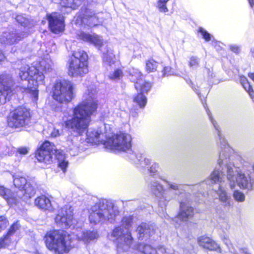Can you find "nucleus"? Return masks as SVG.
I'll use <instances>...</instances> for the list:
<instances>
[{
  "label": "nucleus",
  "mask_w": 254,
  "mask_h": 254,
  "mask_svg": "<svg viewBox=\"0 0 254 254\" xmlns=\"http://www.w3.org/2000/svg\"><path fill=\"white\" fill-rule=\"evenodd\" d=\"M97 91L90 87L84 95V99L73 109L72 117L64 122L65 127L78 135L85 132L91 121V116L97 110Z\"/></svg>",
  "instance_id": "nucleus-2"
},
{
  "label": "nucleus",
  "mask_w": 254,
  "mask_h": 254,
  "mask_svg": "<svg viewBox=\"0 0 254 254\" xmlns=\"http://www.w3.org/2000/svg\"><path fill=\"white\" fill-rule=\"evenodd\" d=\"M8 224V220L3 216H0V232L5 229Z\"/></svg>",
  "instance_id": "nucleus-47"
},
{
  "label": "nucleus",
  "mask_w": 254,
  "mask_h": 254,
  "mask_svg": "<svg viewBox=\"0 0 254 254\" xmlns=\"http://www.w3.org/2000/svg\"><path fill=\"white\" fill-rule=\"evenodd\" d=\"M55 220L57 225L63 229L74 226L76 221L73 218V209L71 207L66 205L60 209Z\"/></svg>",
  "instance_id": "nucleus-17"
},
{
  "label": "nucleus",
  "mask_w": 254,
  "mask_h": 254,
  "mask_svg": "<svg viewBox=\"0 0 254 254\" xmlns=\"http://www.w3.org/2000/svg\"><path fill=\"white\" fill-rule=\"evenodd\" d=\"M230 49L233 52L238 54L240 52V47L237 45H230Z\"/></svg>",
  "instance_id": "nucleus-49"
},
{
  "label": "nucleus",
  "mask_w": 254,
  "mask_h": 254,
  "mask_svg": "<svg viewBox=\"0 0 254 254\" xmlns=\"http://www.w3.org/2000/svg\"><path fill=\"white\" fill-rule=\"evenodd\" d=\"M198 245L204 249L210 251H215L221 253L219 246L210 238L206 236H201L198 239Z\"/></svg>",
  "instance_id": "nucleus-27"
},
{
  "label": "nucleus",
  "mask_w": 254,
  "mask_h": 254,
  "mask_svg": "<svg viewBox=\"0 0 254 254\" xmlns=\"http://www.w3.org/2000/svg\"><path fill=\"white\" fill-rule=\"evenodd\" d=\"M76 35L79 39L94 45L102 52L103 61L105 64L112 66L118 64L112 50L108 47L106 43H104L101 36L95 33L90 34L83 31H78Z\"/></svg>",
  "instance_id": "nucleus-9"
},
{
  "label": "nucleus",
  "mask_w": 254,
  "mask_h": 254,
  "mask_svg": "<svg viewBox=\"0 0 254 254\" xmlns=\"http://www.w3.org/2000/svg\"><path fill=\"white\" fill-rule=\"evenodd\" d=\"M226 229H228L229 228V226L228 224L227 223H226Z\"/></svg>",
  "instance_id": "nucleus-55"
},
{
  "label": "nucleus",
  "mask_w": 254,
  "mask_h": 254,
  "mask_svg": "<svg viewBox=\"0 0 254 254\" xmlns=\"http://www.w3.org/2000/svg\"><path fill=\"white\" fill-rule=\"evenodd\" d=\"M78 136L70 135L66 140L65 147L72 156L76 155L78 152Z\"/></svg>",
  "instance_id": "nucleus-28"
},
{
  "label": "nucleus",
  "mask_w": 254,
  "mask_h": 254,
  "mask_svg": "<svg viewBox=\"0 0 254 254\" xmlns=\"http://www.w3.org/2000/svg\"><path fill=\"white\" fill-rule=\"evenodd\" d=\"M44 240L47 249L55 254H67L73 247L71 236L63 231H49Z\"/></svg>",
  "instance_id": "nucleus-7"
},
{
  "label": "nucleus",
  "mask_w": 254,
  "mask_h": 254,
  "mask_svg": "<svg viewBox=\"0 0 254 254\" xmlns=\"http://www.w3.org/2000/svg\"><path fill=\"white\" fill-rule=\"evenodd\" d=\"M198 32L201 34L202 37L206 41H209L211 40L210 34L203 28L200 27L199 28Z\"/></svg>",
  "instance_id": "nucleus-44"
},
{
  "label": "nucleus",
  "mask_w": 254,
  "mask_h": 254,
  "mask_svg": "<svg viewBox=\"0 0 254 254\" xmlns=\"http://www.w3.org/2000/svg\"><path fill=\"white\" fill-rule=\"evenodd\" d=\"M58 160V166L64 173L66 171L68 162L63 151L57 150L55 145L48 141L43 142L36 153L37 159L40 162L50 164L52 162L53 156Z\"/></svg>",
  "instance_id": "nucleus-10"
},
{
  "label": "nucleus",
  "mask_w": 254,
  "mask_h": 254,
  "mask_svg": "<svg viewBox=\"0 0 254 254\" xmlns=\"http://www.w3.org/2000/svg\"><path fill=\"white\" fill-rule=\"evenodd\" d=\"M199 64V60L196 57H191L190 58L189 65L193 68H196Z\"/></svg>",
  "instance_id": "nucleus-45"
},
{
  "label": "nucleus",
  "mask_w": 254,
  "mask_h": 254,
  "mask_svg": "<svg viewBox=\"0 0 254 254\" xmlns=\"http://www.w3.org/2000/svg\"><path fill=\"white\" fill-rule=\"evenodd\" d=\"M240 80L241 84L243 86L245 90L249 93L250 96L252 99H254V91L247 78L244 76L241 75L240 76Z\"/></svg>",
  "instance_id": "nucleus-36"
},
{
  "label": "nucleus",
  "mask_w": 254,
  "mask_h": 254,
  "mask_svg": "<svg viewBox=\"0 0 254 254\" xmlns=\"http://www.w3.org/2000/svg\"><path fill=\"white\" fill-rule=\"evenodd\" d=\"M224 171H222L219 166H217L210 175V180L212 184L219 183L218 189L216 191L218 198L221 204L225 207L229 208L232 206L233 200L231 196L229 195L225 190L227 184H224L226 178Z\"/></svg>",
  "instance_id": "nucleus-13"
},
{
  "label": "nucleus",
  "mask_w": 254,
  "mask_h": 254,
  "mask_svg": "<svg viewBox=\"0 0 254 254\" xmlns=\"http://www.w3.org/2000/svg\"><path fill=\"white\" fill-rule=\"evenodd\" d=\"M16 20L20 24L23 25V26L25 28L27 26V24L28 23V20H27L25 17H24L22 15H17L16 17Z\"/></svg>",
  "instance_id": "nucleus-46"
},
{
  "label": "nucleus",
  "mask_w": 254,
  "mask_h": 254,
  "mask_svg": "<svg viewBox=\"0 0 254 254\" xmlns=\"http://www.w3.org/2000/svg\"><path fill=\"white\" fill-rule=\"evenodd\" d=\"M0 195L6 200L10 205H16L18 199L16 197V192H11V191L3 186H0Z\"/></svg>",
  "instance_id": "nucleus-29"
},
{
  "label": "nucleus",
  "mask_w": 254,
  "mask_h": 254,
  "mask_svg": "<svg viewBox=\"0 0 254 254\" xmlns=\"http://www.w3.org/2000/svg\"><path fill=\"white\" fill-rule=\"evenodd\" d=\"M120 212L118 206L112 201L102 199L91 208L89 219L90 222L94 224L106 222L112 223Z\"/></svg>",
  "instance_id": "nucleus-6"
},
{
  "label": "nucleus",
  "mask_w": 254,
  "mask_h": 254,
  "mask_svg": "<svg viewBox=\"0 0 254 254\" xmlns=\"http://www.w3.org/2000/svg\"><path fill=\"white\" fill-rule=\"evenodd\" d=\"M142 76L137 69L132 68L129 71V79L132 82H134V86L136 90L148 92L151 87V84L144 80Z\"/></svg>",
  "instance_id": "nucleus-18"
},
{
  "label": "nucleus",
  "mask_w": 254,
  "mask_h": 254,
  "mask_svg": "<svg viewBox=\"0 0 254 254\" xmlns=\"http://www.w3.org/2000/svg\"><path fill=\"white\" fill-rule=\"evenodd\" d=\"M233 196L235 200L238 202H242L245 200V194L238 190L234 191Z\"/></svg>",
  "instance_id": "nucleus-42"
},
{
  "label": "nucleus",
  "mask_w": 254,
  "mask_h": 254,
  "mask_svg": "<svg viewBox=\"0 0 254 254\" xmlns=\"http://www.w3.org/2000/svg\"><path fill=\"white\" fill-rule=\"evenodd\" d=\"M26 31H16L12 32H4L0 38V41L4 45L14 44L28 36Z\"/></svg>",
  "instance_id": "nucleus-22"
},
{
  "label": "nucleus",
  "mask_w": 254,
  "mask_h": 254,
  "mask_svg": "<svg viewBox=\"0 0 254 254\" xmlns=\"http://www.w3.org/2000/svg\"><path fill=\"white\" fill-rule=\"evenodd\" d=\"M109 132H102L100 129L89 130L87 131V142L92 144L103 143L105 145V142L107 140L106 134Z\"/></svg>",
  "instance_id": "nucleus-24"
},
{
  "label": "nucleus",
  "mask_w": 254,
  "mask_h": 254,
  "mask_svg": "<svg viewBox=\"0 0 254 254\" xmlns=\"http://www.w3.org/2000/svg\"><path fill=\"white\" fill-rule=\"evenodd\" d=\"M163 76H168L169 75H176L181 76L178 72H176L175 70L169 66H167L164 67L162 71Z\"/></svg>",
  "instance_id": "nucleus-41"
},
{
  "label": "nucleus",
  "mask_w": 254,
  "mask_h": 254,
  "mask_svg": "<svg viewBox=\"0 0 254 254\" xmlns=\"http://www.w3.org/2000/svg\"><path fill=\"white\" fill-rule=\"evenodd\" d=\"M158 66V63L153 59H149L146 62V70L148 72L156 71Z\"/></svg>",
  "instance_id": "nucleus-38"
},
{
  "label": "nucleus",
  "mask_w": 254,
  "mask_h": 254,
  "mask_svg": "<svg viewBox=\"0 0 254 254\" xmlns=\"http://www.w3.org/2000/svg\"><path fill=\"white\" fill-rule=\"evenodd\" d=\"M177 195L180 202V211L177 216L171 218L164 212L160 214L162 218L170 221L176 228L180 226L181 222L188 221L194 215L193 208L190 205V203L193 200L191 195L189 192L180 191ZM194 201H197V200L194 199Z\"/></svg>",
  "instance_id": "nucleus-8"
},
{
  "label": "nucleus",
  "mask_w": 254,
  "mask_h": 254,
  "mask_svg": "<svg viewBox=\"0 0 254 254\" xmlns=\"http://www.w3.org/2000/svg\"><path fill=\"white\" fill-rule=\"evenodd\" d=\"M88 56L79 50L73 53L68 63V73L72 77L83 76L88 72Z\"/></svg>",
  "instance_id": "nucleus-12"
},
{
  "label": "nucleus",
  "mask_w": 254,
  "mask_h": 254,
  "mask_svg": "<svg viewBox=\"0 0 254 254\" xmlns=\"http://www.w3.org/2000/svg\"><path fill=\"white\" fill-rule=\"evenodd\" d=\"M107 140L105 142L106 148L118 151L126 152L129 154V158L134 161L138 155H136L131 150V137L127 133L113 134L109 132L106 134Z\"/></svg>",
  "instance_id": "nucleus-11"
},
{
  "label": "nucleus",
  "mask_w": 254,
  "mask_h": 254,
  "mask_svg": "<svg viewBox=\"0 0 254 254\" xmlns=\"http://www.w3.org/2000/svg\"><path fill=\"white\" fill-rule=\"evenodd\" d=\"M136 231L139 235V238L145 236H150L154 233V226L148 223H142L137 227Z\"/></svg>",
  "instance_id": "nucleus-31"
},
{
  "label": "nucleus",
  "mask_w": 254,
  "mask_h": 254,
  "mask_svg": "<svg viewBox=\"0 0 254 254\" xmlns=\"http://www.w3.org/2000/svg\"><path fill=\"white\" fill-rule=\"evenodd\" d=\"M5 57L2 52L0 50V64L5 59Z\"/></svg>",
  "instance_id": "nucleus-51"
},
{
  "label": "nucleus",
  "mask_w": 254,
  "mask_h": 254,
  "mask_svg": "<svg viewBox=\"0 0 254 254\" xmlns=\"http://www.w3.org/2000/svg\"><path fill=\"white\" fill-rule=\"evenodd\" d=\"M137 91L140 92V93H138V94L134 97L133 102L136 103L140 108H144L147 103V100L146 97L143 95V93H147L148 92H141L140 90Z\"/></svg>",
  "instance_id": "nucleus-34"
},
{
  "label": "nucleus",
  "mask_w": 254,
  "mask_h": 254,
  "mask_svg": "<svg viewBox=\"0 0 254 254\" xmlns=\"http://www.w3.org/2000/svg\"><path fill=\"white\" fill-rule=\"evenodd\" d=\"M23 190L16 192V197L18 199V203L21 199L26 200L33 197L36 193V184L34 182H28Z\"/></svg>",
  "instance_id": "nucleus-23"
},
{
  "label": "nucleus",
  "mask_w": 254,
  "mask_h": 254,
  "mask_svg": "<svg viewBox=\"0 0 254 254\" xmlns=\"http://www.w3.org/2000/svg\"><path fill=\"white\" fill-rule=\"evenodd\" d=\"M221 238L222 240L224 242V243L227 245L228 248L232 254H251L249 253L248 249L246 248L240 249L237 252L236 251L232 244L230 243V241L229 239L228 236L226 233H224L221 235Z\"/></svg>",
  "instance_id": "nucleus-32"
},
{
  "label": "nucleus",
  "mask_w": 254,
  "mask_h": 254,
  "mask_svg": "<svg viewBox=\"0 0 254 254\" xmlns=\"http://www.w3.org/2000/svg\"><path fill=\"white\" fill-rule=\"evenodd\" d=\"M104 14L102 12L96 13L95 11L88 9L85 12L84 17L81 19V23L89 27L100 25L103 23Z\"/></svg>",
  "instance_id": "nucleus-21"
},
{
  "label": "nucleus",
  "mask_w": 254,
  "mask_h": 254,
  "mask_svg": "<svg viewBox=\"0 0 254 254\" xmlns=\"http://www.w3.org/2000/svg\"><path fill=\"white\" fill-rule=\"evenodd\" d=\"M61 134L60 131L59 129L54 128L51 131V136L54 137H56L60 136Z\"/></svg>",
  "instance_id": "nucleus-50"
},
{
  "label": "nucleus",
  "mask_w": 254,
  "mask_h": 254,
  "mask_svg": "<svg viewBox=\"0 0 254 254\" xmlns=\"http://www.w3.org/2000/svg\"><path fill=\"white\" fill-rule=\"evenodd\" d=\"M165 182L168 186V189L165 190L163 185L158 181H152L149 185V187L153 194L157 197L159 206L162 208H165L168 202L175 198L181 190L183 186L170 182L162 177L159 178ZM198 185L191 186L185 185L183 188L185 190H191L197 189Z\"/></svg>",
  "instance_id": "nucleus-5"
},
{
  "label": "nucleus",
  "mask_w": 254,
  "mask_h": 254,
  "mask_svg": "<svg viewBox=\"0 0 254 254\" xmlns=\"http://www.w3.org/2000/svg\"><path fill=\"white\" fill-rule=\"evenodd\" d=\"M134 162L139 165L138 167L147 168L149 167V172L151 176H154L156 175L159 165L157 163H153L151 166V160L148 158L143 157L141 155H138Z\"/></svg>",
  "instance_id": "nucleus-25"
},
{
  "label": "nucleus",
  "mask_w": 254,
  "mask_h": 254,
  "mask_svg": "<svg viewBox=\"0 0 254 254\" xmlns=\"http://www.w3.org/2000/svg\"><path fill=\"white\" fill-rule=\"evenodd\" d=\"M13 179L14 185L18 189H23L28 183L25 177L21 174H15Z\"/></svg>",
  "instance_id": "nucleus-33"
},
{
  "label": "nucleus",
  "mask_w": 254,
  "mask_h": 254,
  "mask_svg": "<svg viewBox=\"0 0 254 254\" xmlns=\"http://www.w3.org/2000/svg\"><path fill=\"white\" fill-rule=\"evenodd\" d=\"M73 85L69 81H57L53 88V98L60 103H68L73 98Z\"/></svg>",
  "instance_id": "nucleus-14"
},
{
  "label": "nucleus",
  "mask_w": 254,
  "mask_h": 254,
  "mask_svg": "<svg viewBox=\"0 0 254 254\" xmlns=\"http://www.w3.org/2000/svg\"><path fill=\"white\" fill-rule=\"evenodd\" d=\"M249 0V2L251 7H253L254 5V0Z\"/></svg>",
  "instance_id": "nucleus-54"
},
{
  "label": "nucleus",
  "mask_w": 254,
  "mask_h": 254,
  "mask_svg": "<svg viewBox=\"0 0 254 254\" xmlns=\"http://www.w3.org/2000/svg\"><path fill=\"white\" fill-rule=\"evenodd\" d=\"M51 31L55 34L62 32L64 29V19L62 14L57 12L47 15Z\"/></svg>",
  "instance_id": "nucleus-20"
},
{
  "label": "nucleus",
  "mask_w": 254,
  "mask_h": 254,
  "mask_svg": "<svg viewBox=\"0 0 254 254\" xmlns=\"http://www.w3.org/2000/svg\"><path fill=\"white\" fill-rule=\"evenodd\" d=\"M124 76L123 70L122 68H117L112 72H111L109 75L110 79L113 80H120Z\"/></svg>",
  "instance_id": "nucleus-39"
},
{
  "label": "nucleus",
  "mask_w": 254,
  "mask_h": 254,
  "mask_svg": "<svg viewBox=\"0 0 254 254\" xmlns=\"http://www.w3.org/2000/svg\"><path fill=\"white\" fill-rule=\"evenodd\" d=\"M137 249L143 254H178V252L167 249L164 247H161L158 249V251L153 248L150 245L140 244L137 246ZM183 254H191L190 251L183 249Z\"/></svg>",
  "instance_id": "nucleus-19"
},
{
  "label": "nucleus",
  "mask_w": 254,
  "mask_h": 254,
  "mask_svg": "<svg viewBox=\"0 0 254 254\" xmlns=\"http://www.w3.org/2000/svg\"><path fill=\"white\" fill-rule=\"evenodd\" d=\"M209 118L217 132L219 138L221 151L218 160V164L222 171H224L228 185L231 189L237 185L241 189L252 190L254 186V179L249 174L242 173L240 169L231 162L230 154L232 149L227 144L225 138L222 136L217 123L213 119L210 111L206 110Z\"/></svg>",
  "instance_id": "nucleus-1"
},
{
  "label": "nucleus",
  "mask_w": 254,
  "mask_h": 254,
  "mask_svg": "<svg viewBox=\"0 0 254 254\" xmlns=\"http://www.w3.org/2000/svg\"><path fill=\"white\" fill-rule=\"evenodd\" d=\"M249 77L254 81V73H250L248 74Z\"/></svg>",
  "instance_id": "nucleus-53"
},
{
  "label": "nucleus",
  "mask_w": 254,
  "mask_h": 254,
  "mask_svg": "<svg viewBox=\"0 0 254 254\" xmlns=\"http://www.w3.org/2000/svg\"><path fill=\"white\" fill-rule=\"evenodd\" d=\"M137 218L133 215H125L121 221V225L116 227L111 236L116 239L117 254H127L133 244V239L130 228L137 222Z\"/></svg>",
  "instance_id": "nucleus-4"
},
{
  "label": "nucleus",
  "mask_w": 254,
  "mask_h": 254,
  "mask_svg": "<svg viewBox=\"0 0 254 254\" xmlns=\"http://www.w3.org/2000/svg\"><path fill=\"white\" fill-rule=\"evenodd\" d=\"M189 84L191 85V88L193 89V90L194 91H195L196 92V93L198 95L199 94H198V93L197 92V89L195 88V87H193V84H192V82H191L190 80V81Z\"/></svg>",
  "instance_id": "nucleus-52"
},
{
  "label": "nucleus",
  "mask_w": 254,
  "mask_h": 254,
  "mask_svg": "<svg viewBox=\"0 0 254 254\" xmlns=\"http://www.w3.org/2000/svg\"><path fill=\"white\" fill-rule=\"evenodd\" d=\"M20 225L18 222L13 223L9 228L7 233L16 238L15 233L20 229Z\"/></svg>",
  "instance_id": "nucleus-43"
},
{
  "label": "nucleus",
  "mask_w": 254,
  "mask_h": 254,
  "mask_svg": "<svg viewBox=\"0 0 254 254\" xmlns=\"http://www.w3.org/2000/svg\"><path fill=\"white\" fill-rule=\"evenodd\" d=\"M13 80L11 75L3 73L0 75V104H4L9 100L11 96L17 91H20L19 86H16L15 89L12 88Z\"/></svg>",
  "instance_id": "nucleus-16"
},
{
  "label": "nucleus",
  "mask_w": 254,
  "mask_h": 254,
  "mask_svg": "<svg viewBox=\"0 0 254 254\" xmlns=\"http://www.w3.org/2000/svg\"><path fill=\"white\" fill-rule=\"evenodd\" d=\"M169 0H158L156 6L161 12L166 13L168 11L166 3Z\"/></svg>",
  "instance_id": "nucleus-40"
},
{
  "label": "nucleus",
  "mask_w": 254,
  "mask_h": 254,
  "mask_svg": "<svg viewBox=\"0 0 254 254\" xmlns=\"http://www.w3.org/2000/svg\"><path fill=\"white\" fill-rule=\"evenodd\" d=\"M30 119L29 110L20 106L11 111L8 117L7 123L11 127H19L27 124Z\"/></svg>",
  "instance_id": "nucleus-15"
},
{
  "label": "nucleus",
  "mask_w": 254,
  "mask_h": 254,
  "mask_svg": "<svg viewBox=\"0 0 254 254\" xmlns=\"http://www.w3.org/2000/svg\"><path fill=\"white\" fill-rule=\"evenodd\" d=\"M15 241L16 238L7 233L5 235L0 239V249L8 247L10 244L15 243Z\"/></svg>",
  "instance_id": "nucleus-35"
},
{
  "label": "nucleus",
  "mask_w": 254,
  "mask_h": 254,
  "mask_svg": "<svg viewBox=\"0 0 254 254\" xmlns=\"http://www.w3.org/2000/svg\"><path fill=\"white\" fill-rule=\"evenodd\" d=\"M29 152V148L26 147H20L17 149V153L21 155H26Z\"/></svg>",
  "instance_id": "nucleus-48"
},
{
  "label": "nucleus",
  "mask_w": 254,
  "mask_h": 254,
  "mask_svg": "<svg viewBox=\"0 0 254 254\" xmlns=\"http://www.w3.org/2000/svg\"><path fill=\"white\" fill-rule=\"evenodd\" d=\"M52 64L53 63L50 59L45 58L39 62V68L28 64L22 66L19 69V77L22 80L25 81L26 84L17 88H19L21 92L30 91L34 98L37 99V88L39 85L44 84L45 79L43 73L40 70H42L46 72L50 71Z\"/></svg>",
  "instance_id": "nucleus-3"
},
{
  "label": "nucleus",
  "mask_w": 254,
  "mask_h": 254,
  "mask_svg": "<svg viewBox=\"0 0 254 254\" xmlns=\"http://www.w3.org/2000/svg\"><path fill=\"white\" fill-rule=\"evenodd\" d=\"M74 233L79 240L82 241L85 244L89 243L98 238V233L96 231L85 230L80 228Z\"/></svg>",
  "instance_id": "nucleus-26"
},
{
  "label": "nucleus",
  "mask_w": 254,
  "mask_h": 254,
  "mask_svg": "<svg viewBox=\"0 0 254 254\" xmlns=\"http://www.w3.org/2000/svg\"><path fill=\"white\" fill-rule=\"evenodd\" d=\"M35 204L39 209L52 211L53 207L50 200L45 195L37 197L35 200Z\"/></svg>",
  "instance_id": "nucleus-30"
},
{
  "label": "nucleus",
  "mask_w": 254,
  "mask_h": 254,
  "mask_svg": "<svg viewBox=\"0 0 254 254\" xmlns=\"http://www.w3.org/2000/svg\"><path fill=\"white\" fill-rule=\"evenodd\" d=\"M83 0H61V4L63 7L71 9H75L81 3Z\"/></svg>",
  "instance_id": "nucleus-37"
}]
</instances>
